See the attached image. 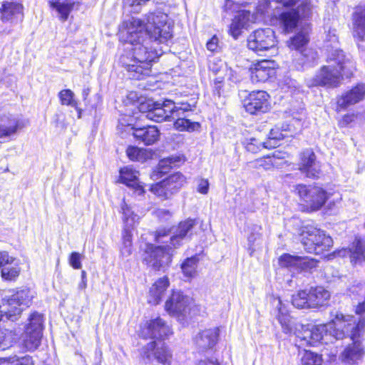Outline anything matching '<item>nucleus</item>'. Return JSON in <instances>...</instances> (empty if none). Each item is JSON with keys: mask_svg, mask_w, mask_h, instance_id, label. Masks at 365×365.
Listing matches in <instances>:
<instances>
[{"mask_svg": "<svg viewBox=\"0 0 365 365\" xmlns=\"http://www.w3.org/2000/svg\"><path fill=\"white\" fill-rule=\"evenodd\" d=\"M173 37L171 24L165 13L156 10L146 16V23L132 18L128 28L125 41L131 47L132 53L122 55L120 63L130 79L141 80L151 73L152 63L162 51L153 43H166Z\"/></svg>", "mask_w": 365, "mask_h": 365, "instance_id": "obj_1", "label": "nucleus"}, {"mask_svg": "<svg viewBox=\"0 0 365 365\" xmlns=\"http://www.w3.org/2000/svg\"><path fill=\"white\" fill-rule=\"evenodd\" d=\"M277 318L282 331L286 334H294L300 346H315L323 339L324 335L327 334L336 339L349 336L352 340H359L358 338L365 329V317L361 314H359L356 322L354 316L344 315L338 310H333L329 323L304 325L289 315L287 307L279 298L277 299Z\"/></svg>", "mask_w": 365, "mask_h": 365, "instance_id": "obj_2", "label": "nucleus"}, {"mask_svg": "<svg viewBox=\"0 0 365 365\" xmlns=\"http://www.w3.org/2000/svg\"><path fill=\"white\" fill-rule=\"evenodd\" d=\"M196 220L187 219L169 229H160L155 232V241L162 245H145L143 261L155 270H160L171 262L173 250L183 245V241L191 239Z\"/></svg>", "mask_w": 365, "mask_h": 365, "instance_id": "obj_3", "label": "nucleus"}, {"mask_svg": "<svg viewBox=\"0 0 365 365\" xmlns=\"http://www.w3.org/2000/svg\"><path fill=\"white\" fill-rule=\"evenodd\" d=\"M196 104L195 98L186 96L181 100L165 99L162 103L148 101L141 103L139 110L146 118L153 121L159 123L175 120L176 130L192 132L200 128V123L187 118Z\"/></svg>", "mask_w": 365, "mask_h": 365, "instance_id": "obj_4", "label": "nucleus"}, {"mask_svg": "<svg viewBox=\"0 0 365 365\" xmlns=\"http://www.w3.org/2000/svg\"><path fill=\"white\" fill-rule=\"evenodd\" d=\"M304 0H261L257 6L260 14H268L270 10L277 9V4L284 7L277 16L280 27L285 33L292 32L300 21L308 19L312 13L311 5Z\"/></svg>", "mask_w": 365, "mask_h": 365, "instance_id": "obj_5", "label": "nucleus"}, {"mask_svg": "<svg viewBox=\"0 0 365 365\" xmlns=\"http://www.w3.org/2000/svg\"><path fill=\"white\" fill-rule=\"evenodd\" d=\"M327 62L329 65L323 66L312 78V85L336 88L339 86L343 75L348 76L352 73V62L339 48L328 50Z\"/></svg>", "mask_w": 365, "mask_h": 365, "instance_id": "obj_6", "label": "nucleus"}, {"mask_svg": "<svg viewBox=\"0 0 365 365\" xmlns=\"http://www.w3.org/2000/svg\"><path fill=\"white\" fill-rule=\"evenodd\" d=\"M301 236L304 250L311 254L322 255L333 245L331 237L325 231L312 226L304 227Z\"/></svg>", "mask_w": 365, "mask_h": 365, "instance_id": "obj_7", "label": "nucleus"}, {"mask_svg": "<svg viewBox=\"0 0 365 365\" xmlns=\"http://www.w3.org/2000/svg\"><path fill=\"white\" fill-rule=\"evenodd\" d=\"M329 298V292L324 287H311L293 294L292 304L297 309H317L327 304Z\"/></svg>", "mask_w": 365, "mask_h": 365, "instance_id": "obj_8", "label": "nucleus"}, {"mask_svg": "<svg viewBox=\"0 0 365 365\" xmlns=\"http://www.w3.org/2000/svg\"><path fill=\"white\" fill-rule=\"evenodd\" d=\"M28 321L22 334V344L26 350L34 351L41 344L43 330V317L38 312H34L30 315Z\"/></svg>", "mask_w": 365, "mask_h": 365, "instance_id": "obj_9", "label": "nucleus"}, {"mask_svg": "<svg viewBox=\"0 0 365 365\" xmlns=\"http://www.w3.org/2000/svg\"><path fill=\"white\" fill-rule=\"evenodd\" d=\"M277 43L275 33L271 28L257 29L247 38V48L260 56L275 48Z\"/></svg>", "mask_w": 365, "mask_h": 365, "instance_id": "obj_10", "label": "nucleus"}, {"mask_svg": "<svg viewBox=\"0 0 365 365\" xmlns=\"http://www.w3.org/2000/svg\"><path fill=\"white\" fill-rule=\"evenodd\" d=\"M242 100L245 110L251 115L265 113L269 110V95L264 91H254L247 94L246 91H241L239 93Z\"/></svg>", "mask_w": 365, "mask_h": 365, "instance_id": "obj_11", "label": "nucleus"}, {"mask_svg": "<svg viewBox=\"0 0 365 365\" xmlns=\"http://www.w3.org/2000/svg\"><path fill=\"white\" fill-rule=\"evenodd\" d=\"M295 190L300 198L314 210L320 209L329 197V193L319 186L299 184Z\"/></svg>", "mask_w": 365, "mask_h": 365, "instance_id": "obj_12", "label": "nucleus"}, {"mask_svg": "<svg viewBox=\"0 0 365 365\" xmlns=\"http://www.w3.org/2000/svg\"><path fill=\"white\" fill-rule=\"evenodd\" d=\"M143 358L148 362L155 360L163 365H170L173 354L170 349L164 342L157 343L155 341L148 343L142 350Z\"/></svg>", "mask_w": 365, "mask_h": 365, "instance_id": "obj_13", "label": "nucleus"}, {"mask_svg": "<svg viewBox=\"0 0 365 365\" xmlns=\"http://www.w3.org/2000/svg\"><path fill=\"white\" fill-rule=\"evenodd\" d=\"M170 334V327L160 317L148 321L140 331V336L145 339L164 340Z\"/></svg>", "mask_w": 365, "mask_h": 365, "instance_id": "obj_14", "label": "nucleus"}, {"mask_svg": "<svg viewBox=\"0 0 365 365\" xmlns=\"http://www.w3.org/2000/svg\"><path fill=\"white\" fill-rule=\"evenodd\" d=\"M27 121L18 115L0 113V138H9L26 127Z\"/></svg>", "mask_w": 365, "mask_h": 365, "instance_id": "obj_15", "label": "nucleus"}, {"mask_svg": "<svg viewBox=\"0 0 365 365\" xmlns=\"http://www.w3.org/2000/svg\"><path fill=\"white\" fill-rule=\"evenodd\" d=\"M192 299L181 291H173L165 305L166 312L170 315H183L189 309Z\"/></svg>", "mask_w": 365, "mask_h": 365, "instance_id": "obj_16", "label": "nucleus"}, {"mask_svg": "<svg viewBox=\"0 0 365 365\" xmlns=\"http://www.w3.org/2000/svg\"><path fill=\"white\" fill-rule=\"evenodd\" d=\"M250 72L252 83L266 82L276 74L274 62L267 60L259 61L252 65L250 68Z\"/></svg>", "mask_w": 365, "mask_h": 365, "instance_id": "obj_17", "label": "nucleus"}, {"mask_svg": "<svg viewBox=\"0 0 365 365\" xmlns=\"http://www.w3.org/2000/svg\"><path fill=\"white\" fill-rule=\"evenodd\" d=\"M133 135L139 142L145 145H151L156 143L160 135L159 129L155 125L132 127Z\"/></svg>", "mask_w": 365, "mask_h": 365, "instance_id": "obj_18", "label": "nucleus"}, {"mask_svg": "<svg viewBox=\"0 0 365 365\" xmlns=\"http://www.w3.org/2000/svg\"><path fill=\"white\" fill-rule=\"evenodd\" d=\"M300 170L308 178H318L319 166L316 163V155L312 149H306L301 153Z\"/></svg>", "mask_w": 365, "mask_h": 365, "instance_id": "obj_19", "label": "nucleus"}, {"mask_svg": "<svg viewBox=\"0 0 365 365\" xmlns=\"http://www.w3.org/2000/svg\"><path fill=\"white\" fill-rule=\"evenodd\" d=\"M365 96V84L359 83L350 91L346 92L337 101L339 107L346 108L351 105L359 103Z\"/></svg>", "mask_w": 365, "mask_h": 365, "instance_id": "obj_20", "label": "nucleus"}, {"mask_svg": "<svg viewBox=\"0 0 365 365\" xmlns=\"http://www.w3.org/2000/svg\"><path fill=\"white\" fill-rule=\"evenodd\" d=\"M219 329H209L200 332L195 338L197 346L202 351L215 346L219 337Z\"/></svg>", "mask_w": 365, "mask_h": 365, "instance_id": "obj_21", "label": "nucleus"}, {"mask_svg": "<svg viewBox=\"0 0 365 365\" xmlns=\"http://www.w3.org/2000/svg\"><path fill=\"white\" fill-rule=\"evenodd\" d=\"M352 20L354 36L359 41H365V6L356 7Z\"/></svg>", "mask_w": 365, "mask_h": 365, "instance_id": "obj_22", "label": "nucleus"}, {"mask_svg": "<svg viewBox=\"0 0 365 365\" xmlns=\"http://www.w3.org/2000/svg\"><path fill=\"white\" fill-rule=\"evenodd\" d=\"M352 341V344L348 345L341 354L342 361L349 364L360 360L364 354L361 342L359 340Z\"/></svg>", "mask_w": 365, "mask_h": 365, "instance_id": "obj_23", "label": "nucleus"}, {"mask_svg": "<svg viewBox=\"0 0 365 365\" xmlns=\"http://www.w3.org/2000/svg\"><path fill=\"white\" fill-rule=\"evenodd\" d=\"M288 130L289 125H276L270 130L268 140L263 143V148L272 149L278 146L279 142L288 136Z\"/></svg>", "mask_w": 365, "mask_h": 365, "instance_id": "obj_24", "label": "nucleus"}, {"mask_svg": "<svg viewBox=\"0 0 365 365\" xmlns=\"http://www.w3.org/2000/svg\"><path fill=\"white\" fill-rule=\"evenodd\" d=\"M170 284L168 277H164L157 280L150 289V297L148 302L153 304H158Z\"/></svg>", "mask_w": 365, "mask_h": 365, "instance_id": "obj_25", "label": "nucleus"}, {"mask_svg": "<svg viewBox=\"0 0 365 365\" xmlns=\"http://www.w3.org/2000/svg\"><path fill=\"white\" fill-rule=\"evenodd\" d=\"M317 58V52L311 49H306L300 52L298 57L295 58V66L298 70L312 67L316 64Z\"/></svg>", "mask_w": 365, "mask_h": 365, "instance_id": "obj_26", "label": "nucleus"}, {"mask_svg": "<svg viewBox=\"0 0 365 365\" xmlns=\"http://www.w3.org/2000/svg\"><path fill=\"white\" fill-rule=\"evenodd\" d=\"M185 178L180 173H175L169 175L163 180V184L165 185L170 195L177 192L183 185Z\"/></svg>", "mask_w": 365, "mask_h": 365, "instance_id": "obj_27", "label": "nucleus"}, {"mask_svg": "<svg viewBox=\"0 0 365 365\" xmlns=\"http://www.w3.org/2000/svg\"><path fill=\"white\" fill-rule=\"evenodd\" d=\"M350 262L353 265L365 262V245L360 240H355L351 244Z\"/></svg>", "mask_w": 365, "mask_h": 365, "instance_id": "obj_28", "label": "nucleus"}, {"mask_svg": "<svg viewBox=\"0 0 365 365\" xmlns=\"http://www.w3.org/2000/svg\"><path fill=\"white\" fill-rule=\"evenodd\" d=\"M119 181L128 187L137 185L139 181L138 172L128 167L120 168L119 171Z\"/></svg>", "mask_w": 365, "mask_h": 365, "instance_id": "obj_29", "label": "nucleus"}, {"mask_svg": "<svg viewBox=\"0 0 365 365\" xmlns=\"http://www.w3.org/2000/svg\"><path fill=\"white\" fill-rule=\"evenodd\" d=\"M19 333L14 329H0V349H6L19 339Z\"/></svg>", "mask_w": 365, "mask_h": 365, "instance_id": "obj_30", "label": "nucleus"}, {"mask_svg": "<svg viewBox=\"0 0 365 365\" xmlns=\"http://www.w3.org/2000/svg\"><path fill=\"white\" fill-rule=\"evenodd\" d=\"M48 3L53 9H56L58 12L61 19L63 21L68 19L73 7V4L60 2L56 0H51Z\"/></svg>", "mask_w": 365, "mask_h": 365, "instance_id": "obj_31", "label": "nucleus"}, {"mask_svg": "<svg viewBox=\"0 0 365 365\" xmlns=\"http://www.w3.org/2000/svg\"><path fill=\"white\" fill-rule=\"evenodd\" d=\"M199 258L197 255L185 259L181 264V269L186 277H192L196 272Z\"/></svg>", "mask_w": 365, "mask_h": 365, "instance_id": "obj_32", "label": "nucleus"}, {"mask_svg": "<svg viewBox=\"0 0 365 365\" xmlns=\"http://www.w3.org/2000/svg\"><path fill=\"white\" fill-rule=\"evenodd\" d=\"M21 268L18 264H7L1 268V275L5 281H16L20 274Z\"/></svg>", "mask_w": 365, "mask_h": 365, "instance_id": "obj_33", "label": "nucleus"}, {"mask_svg": "<svg viewBox=\"0 0 365 365\" xmlns=\"http://www.w3.org/2000/svg\"><path fill=\"white\" fill-rule=\"evenodd\" d=\"M309 41L308 32L306 31H299L291 38L289 46L291 48L299 50L306 46Z\"/></svg>", "mask_w": 365, "mask_h": 365, "instance_id": "obj_34", "label": "nucleus"}, {"mask_svg": "<svg viewBox=\"0 0 365 365\" xmlns=\"http://www.w3.org/2000/svg\"><path fill=\"white\" fill-rule=\"evenodd\" d=\"M62 105L71 106L78 110V103L74 99V93L70 89H63L58 93Z\"/></svg>", "mask_w": 365, "mask_h": 365, "instance_id": "obj_35", "label": "nucleus"}, {"mask_svg": "<svg viewBox=\"0 0 365 365\" xmlns=\"http://www.w3.org/2000/svg\"><path fill=\"white\" fill-rule=\"evenodd\" d=\"M249 229L250 233L247 237L248 251L250 252V255H252L255 250L254 247L255 242L260 237V230L262 228L257 225H252Z\"/></svg>", "mask_w": 365, "mask_h": 365, "instance_id": "obj_36", "label": "nucleus"}, {"mask_svg": "<svg viewBox=\"0 0 365 365\" xmlns=\"http://www.w3.org/2000/svg\"><path fill=\"white\" fill-rule=\"evenodd\" d=\"M223 8L226 15L232 17L245 10L244 4L236 3L233 0H226Z\"/></svg>", "mask_w": 365, "mask_h": 365, "instance_id": "obj_37", "label": "nucleus"}, {"mask_svg": "<svg viewBox=\"0 0 365 365\" xmlns=\"http://www.w3.org/2000/svg\"><path fill=\"white\" fill-rule=\"evenodd\" d=\"M322 356L310 351H305L301 359V365H322Z\"/></svg>", "mask_w": 365, "mask_h": 365, "instance_id": "obj_38", "label": "nucleus"}, {"mask_svg": "<svg viewBox=\"0 0 365 365\" xmlns=\"http://www.w3.org/2000/svg\"><path fill=\"white\" fill-rule=\"evenodd\" d=\"M126 155L132 161L144 162L146 160L145 150L135 146L128 147Z\"/></svg>", "mask_w": 365, "mask_h": 365, "instance_id": "obj_39", "label": "nucleus"}, {"mask_svg": "<svg viewBox=\"0 0 365 365\" xmlns=\"http://www.w3.org/2000/svg\"><path fill=\"white\" fill-rule=\"evenodd\" d=\"M318 262L313 258L299 256L297 269L302 271H309L317 267Z\"/></svg>", "mask_w": 365, "mask_h": 365, "instance_id": "obj_40", "label": "nucleus"}, {"mask_svg": "<svg viewBox=\"0 0 365 365\" xmlns=\"http://www.w3.org/2000/svg\"><path fill=\"white\" fill-rule=\"evenodd\" d=\"M22 11V6L19 4L13 2H5L2 4V11L4 18L9 19V15H14L17 13H21Z\"/></svg>", "mask_w": 365, "mask_h": 365, "instance_id": "obj_41", "label": "nucleus"}, {"mask_svg": "<svg viewBox=\"0 0 365 365\" xmlns=\"http://www.w3.org/2000/svg\"><path fill=\"white\" fill-rule=\"evenodd\" d=\"M299 256L283 254L279 258V264L282 267L296 268Z\"/></svg>", "mask_w": 365, "mask_h": 365, "instance_id": "obj_42", "label": "nucleus"}, {"mask_svg": "<svg viewBox=\"0 0 365 365\" xmlns=\"http://www.w3.org/2000/svg\"><path fill=\"white\" fill-rule=\"evenodd\" d=\"M150 0H123V6L125 8L130 9V11L133 13H139L142 6L145 5Z\"/></svg>", "mask_w": 365, "mask_h": 365, "instance_id": "obj_43", "label": "nucleus"}, {"mask_svg": "<svg viewBox=\"0 0 365 365\" xmlns=\"http://www.w3.org/2000/svg\"><path fill=\"white\" fill-rule=\"evenodd\" d=\"M6 365H34V364L31 356L25 355L21 357L14 356L8 358Z\"/></svg>", "mask_w": 365, "mask_h": 365, "instance_id": "obj_44", "label": "nucleus"}, {"mask_svg": "<svg viewBox=\"0 0 365 365\" xmlns=\"http://www.w3.org/2000/svg\"><path fill=\"white\" fill-rule=\"evenodd\" d=\"M264 143L255 138H251L245 143V148L248 152L256 153L263 148Z\"/></svg>", "mask_w": 365, "mask_h": 365, "instance_id": "obj_45", "label": "nucleus"}, {"mask_svg": "<svg viewBox=\"0 0 365 365\" xmlns=\"http://www.w3.org/2000/svg\"><path fill=\"white\" fill-rule=\"evenodd\" d=\"M150 190L155 195L164 199H168L170 197L165 185L163 184V180L152 185Z\"/></svg>", "mask_w": 365, "mask_h": 365, "instance_id": "obj_46", "label": "nucleus"}, {"mask_svg": "<svg viewBox=\"0 0 365 365\" xmlns=\"http://www.w3.org/2000/svg\"><path fill=\"white\" fill-rule=\"evenodd\" d=\"M123 248L122 250V252L123 254H127V255H130L131 254L132 235L126 230H125L123 235Z\"/></svg>", "mask_w": 365, "mask_h": 365, "instance_id": "obj_47", "label": "nucleus"}, {"mask_svg": "<svg viewBox=\"0 0 365 365\" xmlns=\"http://www.w3.org/2000/svg\"><path fill=\"white\" fill-rule=\"evenodd\" d=\"M250 16V12L245 9L241 13L235 15L232 21L244 28L248 22Z\"/></svg>", "mask_w": 365, "mask_h": 365, "instance_id": "obj_48", "label": "nucleus"}, {"mask_svg": "<svg viewBox=\"0 0 365 365\" xmlns=\"http://www.w3.org/2000/svg\"><path fill=\"white\" fill-rule=\"evenodd\" d=\"M69 264L75 269H81V255L77 252H73L69 256Z\"/></svg>", "mask_w": 365, "mask_h": 365, "instance_id": "obj_49", "label": "nucleus"}, {"mask_svg": "<svg viewBox=\"0 0 365 365\" xmlns=\"http://www.w3.org/2000/svg\"><path fill=\"white\" fill-rule=\"evenodd\" d=\"M14 261V258L9 255L6 251H0V267H4L7 264H11Z\"/></svg>", "mask_w": 365, "mask_h": 365, "instance_id": "obj_50", "label": "nucleus"}, {"mask_svg": "<svg viewBox=\"0 0 365 365\" xmlns=\"http://www.w3.org/2000/svg\"><path fill=\"white\" fill-rule=\"evenodd\" d=\"M242 29V26H240L232 21L229 29V33L235 39H237L240 36Z\"/></svg>", "mask_w": 365, "mask_h": 365, "instance_id": "obj_51", "label": "nucleus"}, {"mask_svg": "<svg viewBox=\"0 0 365 365\" xmlns=\"http://www.w3.org/2000/svg\"><path fill=\"white\" fill-rule=\"evenodd\" d=\"M207 48L212 51L215 52L217 51L218 48V38L216 36H212L206 44Z\"/></svg>", "mask_w": 365, "mask_h": 365, "instance_id": "obj_52", "label": "nucleus"}, {"mask_svg": "<svg viewBox=\"0 0 365 365\" xmlns=\"http://www.w3.org/2000/svg\"><path fill=\"white\" fill-rule=\"evenodd\" d=\"M334 255L339 257H349L350 259L351 255V245L348 248H342L336 250L334 252Z\"/></svg>", "mask_w": 365, "mask_h": 365, "instance_id": "obj_53", "label": "nucleus"}, {"mask_svg": "<svg viewBox=\"0 0 365 365\" xmlns=\"http://www.w3.org/2000/svg\"><path fill=\"white\" fill-rule=\"evenodd\" d=\"M209 190V182L207 180L202 179L197 187V191L202 194H207Z\"/></svg>", "mask_w": 365, "mask_h": 365, "instance_id": "obj_54", "label": "nucleus"}, {"mask_svg": "<svg viewBox=\"0 0 365 365\" xmlns=\"http://www.w3.org/2000/svg\"><path fill=\"white\" fill-rule=\"evenodd\" d=\"M158 217L163 220H167L171 217V212L166 209H158L155 212Z\"/></svg>", "mask_w": 365, "mask_h": 365, "instance_id": "obj_55", "label": "nucleus"}, {"mask_svg": "<svg viewBox=\"0 0 365 365\" xmlns=\"http://www.w3.org/2000/svg\"><path fill=\"white\" fill-rule=\"evenodd\" d=\"M81 281L78 284V289H85L87 287V277H86V272L85 270L81 271Z\"/></svg>", "mask_w": 365, "mask_h": 365, "instance_id": "obj_56", "label": "nucleus"}, {"mask_svg": "<svg viewBox=\"0 0 365 365\" xmlns=\"http://www.w3.org/2000/svg\"><path fill=\"white\" fill-rule=\"evenodd\" d=\"M130 187L134 189V193L135 195L142 196L145 193V189L140 185L139 181L137 182V185L130 186Z\"/></svg>", "mask_w": 365, "mask_h": 365, "instance_id": "obj_57", "label": "nucleus"}, {"mask_svg": "<svg viewBox=\"0 0 365 365\" xmlns=\"http://www.w3.org/2000/svg\"><path fill=\"white\" fill-rule=\"evenodd\" d=\"M121 209L123 213V219L124 221H127L130 212V209L127 207L125 204L122 205Z\"/></svg>", "mask_w": 365, "mask_h": 365, "instance_id": "obj_58", "label": "nucleus"}, {"mask_svg": "<svg viewBox=\"0 0 365 365\" xmlns=\"http://www.w3.org/2000/svg\"><path fill=\"white\" fill-rule=\"evenodd\" d=\"M221 90H222V86L220 81H215V86L213 89V93L215 95H217L218 96H220L221 95Z\"/></svg>", "mask_w": 365, "mask_h": 365, "instance_id": "obj_59", "label": "nucleus"}, {"mask_svg": "<svg viewBox=\"0 0 365 365\" xmlns=\"http://www.w3.org/2000/svg\"><path fill=\"white\" fill-rule=\"evenodd\" d=\"M264 164H261V165L264 166L265 169H269L271 166H272V158L271 157H267L263 160Z\"/></svg>", "mask_w": 365, "mask_h": 365, "instance_id": "obj_60", "label": "nucleus"}, {"mask_svg": "<svg viewBox=\"0 0 365 365\" xmlns=\"http://www.w3.org/2000/svg\"><path fill=\"white\" fill-rule=\"evenodd\" d=\"M199 365H220L217 360L207 359V360H201L199 363Z\"/></svg>", "mask_w": 365, "mask_h": 365, "instance_id": "obj_61", "label": "nucleus"}, {"mask_svg": "<svg viewBox=\"0 0 365 365\" xmlns=\"http://www.w3.org/2000/svg\"><path fill=\"white\" fill-rule=\"evenodd\" d=\"M89 93H90V89L89 88H85V89L83 90L82 95H83V97L84 100L88 96Z\"/></svg>", "mask_w": 365, "mask_h": 365, "instance_id": "obj_62", "label": "nucleus"}, {"mask_svg": "<svg viewBox=\"0 0 365 365\" xmlns=\"http://www.w3.org/2000/svg\"><path fill=\"white\" fill-rule=\"evenodd\" d=\"M167 162L168 161H164V160L163 161H160V163L159 164L160 167H161V168L165 167L166 165Z\"/></svg>", "mask_w": 365, "mask_h": 365, "instance_id": "obj_63", "label": "nucleus"}, {"mask_svg": "<svg viewBox=\"0 0 365 365\" xmlns=\"http://www.w3.org/2000/svg\"><path fill=\"white\" fill-rule=\"evenodd\" d=\"M168 161H169L170 164L173 163L172 159H168Z\"/></svg>", "mask_w": 365, "mask_h": 365, "instance_id": "obj_64", "label": "nucleus"}]
</instances>
